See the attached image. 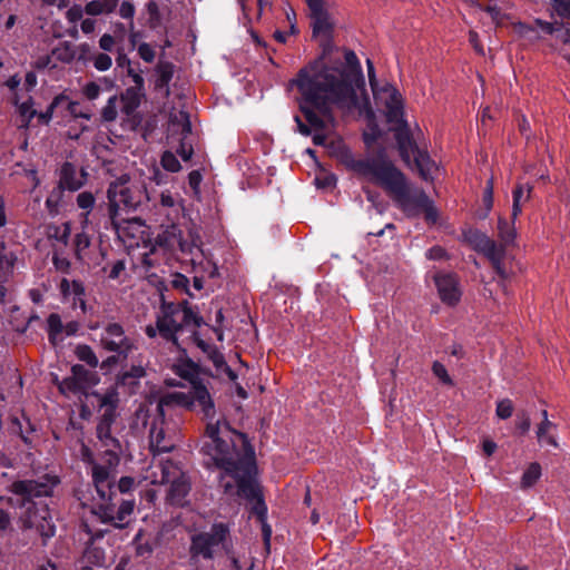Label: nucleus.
<instances>
[{"label": "nucleus", "instance_id": "nucleus-1", "mask_svg": "<svg viewBox=\"0 0 570 570\" xmlns=\"http://www.w3.org/2000/svg\"><path fill=\"white\" fill-rule=\"evenodd\" d=\"M181 376L193 383L189 394L174 392L158 400H148L136 411L134 426H149V445L154 453L168 452L175 448L174 436L165 430V407L173 404L199 409L207 420L203 452L219 471L218 485L227 500L239 503L245 500L261 522L265 521L267 507L257 482L255 453L246 436L230 429L225 420L214 421V403L207 389L195 382L194 365H186ZM265 540L271 537V528L263 523Z\"/></svg>", "mask_w": 570, "mask_h": 570}, {"label": "nucleus", "instance_id": "nucleus-2", "mask_svg": "<svg viewBox=\"0 0 570 570\" xmlns=\"http://www.w3.org/2000/svg\"><path fill=\"white\" fill-rule=\"evenodd\" d=\"M314 129L333 125V109L345 115L371 116L362 68L356 55L325 47L322 53L299 69L291 81Z\"/></svg>", "mask_w": 570, "mask_h": 570}, {"label": "nucleus", "instance_id": "nucleus-3", "mask_svg": "<svg viewBox=\"0 0 570 570\" xmlns=\"http://www.w3.org/2000/svg\"><path fill=\"white\" fill-rule=\"evenodd\" d=\"M346 166L363 181L382 187L407 216L424 213L426 219L435 220L436 213L430 198L424 191L410 187L403 173L386 158L384 150L375 156L350 157Z\"/></svg>", "mask_w": 570, "mask_h": 570}, {"label": "nucleus", "instance_id": "nucleus-4", "mask_svg": "<svg viewBox=\"0 0 570 570\" xmlns=\"http://www.w3.org/2000/svg\"><path fill=\"white\" fill-rule=\"evenodd\" d=\"M114 413L106 411L97 425V436L106 450L101 462H96L87 446H82V460L91 464V476L95 489L101 501L107 502L112 493V471L119 463V442L111 435Z\"/></svg>", "mask_w": 570, "mask_h": 570}, {"label": "nucleus", "instance_id": "nucleus-5", "mask_svg": "<svg viewBox=\"0 0 570 570\" xmlns=\"http://www.w3.org/2000/svg\"><path fill=\"white\" fill-rule=\"evenodd\" d=\"M58 483L57 476L46 475L41 481H17L12 484V491L22 497L20 520L23 527L35 528L46 538L55 534L49 509L46 504L35 502L32 499L51 495Z\"/></svg>", "mask_w": 570, "mask_h": 570}, {"label": "nucleus", "instance_id": "nucleus-6", "mask_svg": "<svg viewBox=\"0 0 570 570\" xmlns=\"http://www.w3.org/2000/svg\"><path fill=\"white\" fill-rule=\"evenodd\" d=\"M202 323V317L195 314L187 303H164L157 314L156 325L146 326L145 333L150 338L159 334L164 340L173 342L177 347H180L177 337L178 333L191 327V336L195 338L196 328Z\"/></svg>", "mask_w": 570, "mask_h": 570}, {"label": "nucleus", "instance_id": "nucleus-7", "mask_svg": "<svg viewBox=\"0 0 570 570\" xmlns=\"http://www.w3.org/2000/svg\"><path fill=\"white\" fill-rule=\"evenodd\" d=\"M107 198L109 219L119 236L125 230L122 223L142 225L139 219L126 220L121 217L122 209H135L139 205L140 197L137 190L122 183H112L107 190Z\"/></svg>", "mask_w": 570, "mask_h": 570}, {"label": "nucleus", "instance_id": "nucleus-8", "mask_svg": "<svg viewBox=\"0 0 570 570\" xmlns=\"http://www.w3.org/2000/svg\"><path fill=\"white\" fill-rule=\"evenodd\" d=\"M368 81L376 102L384 106L386 120L391 124L402 125L403 101L401 94L390 83L379 85L375 78L374 66L370 59L366 61Z\"/></svg>", "mask_w": 570, "mask_h": 570}, {"label": "nucleus", "instance_id": "nucleus-9", "mask_svg": "<svg viewBox=\"0 0 570 570\" xmlns=\"http://www.w3.org/2000/svg\"><path fill=\"white\" fill-rule=\"evenodd\" d=\"M160 470L163 473L160 481H167L166 484H169L167 500L170 504L184 507L187 503V497L190 491L189 478L174 462H168Z\"/></svg>", "mask_w": 570, "mask_h": 570}, {"label": "nucleus", "instance_id": "nucleus-10", "mask_svg": "<svg viewBox=\"0 0 570 570\" xmlns=\"http://www.w3.org/2000/svg\"><path fill=\"white\" fill-rule=\"evenodd\" d=\"M100 345L104 350L114 352L122 358H126L135 348L134 341L126 335L124 327L118 323H108L104 326Z\"/></svg>", "mask_w": 570, "mask_h": 570}, {"label": "nucleus", "instance_id": "nucleus-11", "mask_svg": "<svg viewBox=\"0 0 570 570\" xmlns=\"http://www.w3.org/2000/svg\"><path fill=\"white\" fill-rule=\"evenodd\" d=\"M228 529L223 523L214 524L209 532L199 533L193 537L190 552L193 557L202 556L205 559L213 558L215 548L226 538Z\"/></svg>", "mask_w": 570, "mask_h": 570}, {"label": "nucleus", "instance_id": "nucleus-12", "mask_svg": "<svg viewBox=\"0 0 570 570\" xmlns=\"http://www.w3.org/2000/svg\"><path fill=\"white\" fill-rule=\"evenodd\" d=\"M21 78L18 75L11 76L6 86L12 92L11 101L17 108L19 116V128H28L32 118L36 117L37 110L33 108V100L31 96L19 92Z\"/></svg>", "mask_w": 570, "mask_h": 570}, {"label": "nucleus", "instance_id": "nucleus-13", "mask_svg": "<svg viewBox=\"0 0 570 570\" xmlns=\"http://www.w3.org/2000/svg\"><path fill=\"white\" fill-rule=\"evenodd\" d=\"M309 9L314 37H328L334 22L328 13V0H305Z\"/></svg>", "mask_w": 570, "mask_h": 570}, {"label": "nucleus", "instance_id": "nucleus-14", "mask_svg": "<svg viewBox=\"0 0 570 570\" xmlns=\"http://www.w3.org/2000/svg\"><path fill=\"white\" fill-rule=\"evenodd\" d=\"M470 240L478 252L482 253L491 261L498 274L502 277H507L505 272L501 266L504 255V248H502V245H498L493 239L482 233H474Z\"/></svg>", "mask_w": 570, "mask_h": 570}, {"label": "nucleus", "instance_id": "nucleus-15", "mask_svg": "<svg viewBox=\"0 0 570 570\" xmlns=\"http://www.w3.org/2000/svg\"><path fill=\"white\" fill-rule=\"evenodd\" d=\"M434 283L438 288L441 301L450 306L456 305L461 299V288L458 277L451 273H438L434 276Z\"/></svg>", "mask_w": 570, "mask_h": 570}, {"label": "nucleus", "instance_id": "nucleus-16", "mask_svg": "<svg viewBox=\"0 0 570 570\" xmlns=\"http://www.w3.org/2000/svg\"><path fill=\"white\" fill-rule=\"evenodd\" d=\"M135 502L134 501H124L116 515L114 514V510L109 505H101L99 508V518L104 523H112L116 528H122L127 522V518L134 512Z\"/></svg>", "mask_w": 570, "mask_h": 570}, {"label": "nucleus", "instance_id": "nucleus-17", "mask_svg": "<svg viewBox=\"0 0 570 570\" xmlns=\"http://www.w3.org/2000/svg\"><path fill=\"white\" fill-rule=\"evenodd\" d=\"M53 107H58L59 117L62 120H67L69 118H90V115L81 109V106L78 101H72L68 96L63 94L55 97Z\"/></svg>", "mask_w": 570, "mask_h": 570}, {"label": "nucleus", "instance_id": "nucleus-18", "mask_svg": "<svg viewBox=\"0 0 570 570\" xmlns=\"http://www.w3.org/2000/svg\"><path fill=\"white\" fill-rule=\"evenodd\" d=\"M395 139L402 160L406 165L411 166L412 158L420 151V149L412 139L409 129L405 127L395 129Z\"/></svg>", "mask_w": 570, "mask_h": 570}, {"label": "nucleus", "instance_id": "nucleus-19", "mask_svg": "<svg viewBox=\"0 0 570 570\" xmlns=\"http://www.w3.org/2000/svg\"><path fill=\"white\" fill-rule=\"evenodd\" d=\"M59 289L65 299H72L73 306H79L85 312V287L80 281L62 278Z\"/></svg>", "mask_w": 570, "mask_h": 570}, {"label": "nucleus", "instance_id": "nucleus-20", "mask_svg": "<svg viewBox=\"0 0 570 570\" xmlns=\"http://www.w3.org/2000/svg\"><path fill=\"white\" fill-rule=\"evenodd\" d=\"M415 167L420 174V176L424 180H429L433 178L434 173L438 170L436 164L431 159L428 153L420 150L412 158L411 167Z\"/></svg>", "mask_w": 570, "mask_h": 570}, {"label": "nucleus", "instance_id": "nucleus-21", "mask_svg": "<svg viewBox=\"0 0 570 570\" xmlns=\"http://www.w3.org/2000/svg\"><path fill=\"white\" fill-rule=\"evenodd\" d=\"M556 430V424L548 419V412L543 411L542 421L537 428V438L539 443H546L553 448H558V442L554 436Z\"/></svg>", "mask_w": 570, "mask_h": 570}, {"label": "nucleus", "instance_id": "nucleus-22", "mask_svg": "<svg viewBox=\"0 0 570 570\" xmlns=\"http://www.w3.org/2000/svg\"><path fill=\"white\" fill-rule=\"evenodd\" d=\"M532 186L528 184H518L512 191V213L511 219H517V217L522 213L523 205L527 204L531 198Z\"/></svg>", "mask_w": 570, "mask_h": 570}, {"label": "nucleus", "instance_id": "nucleus-23", "mask_svg": "<svg viewBox=\"0 0 570 570\" xmlns=\"http://www.w3.org/2000/svg\"><path fill=\"white\" fill-rule=\"evenodd\" d=\"M76 204L82 210L80 214L81 229H87L90 224L89 215L95 207L96 198L90 191H81L77 195Z\"/></svg>", "mask_w": 570, "mask_h": 570}, {"label": "nucleus", "instance_id": "nucleus-24", "mask_svg": "<svg viewBox=\"0 0 570 570\" xmlns=\"http://www.w3.org/2000/svg\"><path fill=\"white\" fill-rule=\"evenodd\" d=\"M194 341L197 343V345L204 351L208 353L209 358L212 360L213 364L216 368H224L227 375L230 380L236 379V374L230 370L224 358V355L217 351L216 348L209 346L206 344L203 340L195 337Z\"/></svg>", "mask_w": 570, "mask_h": 570}, {"label": "nucleus", "instance_id": "nucleus-25", "mask_svg": "<svg viewBox=\"0 0 570 570\" xmlns=\"http://www.w3.org/2000/svg\"><path fill=\"white\" fill-rule=\"evenodd\" d=\"M139 96L135 88H128L118 98L119 111L125 118H129L139 106Z\"/></svg>", "mask_w": 570, "mask_h": 570}, {"label": "nucleus", "instance_id": "nucleus-26", "mask_svg": "<svg viewBox=\"0 0 570 570\" xmlns=\"http://www.w3.org/2000/svg\"><path fill=\"white\" fill-rule=\"evenodd\" d=\"M71 234L70 223L66 222L60 225L49 224L46 226V236L49 240H55L63 246L69 242Z\"/></svg>", "mask_w": 570, "mask_h": 570}, {"label": "nucleus", "instance_id": "nucleus-27", "mask_svg": "<svg viewBox=\"0 0 570 570\" xmlns=\"http://www.w3.org/2000/svg\"><path fill=\"white\" fill-rule=\"evenodd\" d=\"M514 220L515 219L508 222L507 218L502 216L498 219V237L501 240L500 245H502V248L512 245L517 237Z\"/></svg>", "mask_w": 570, "mask_h": 570}, {"label": "nucleus", "instance_id": "nucleus-28", "mask_svg": "<svg viewBox=\"0 0 570 570\" xmlns=\"http://www.w3.org/2000/svg\"><path fill=\"white\" fill-rule=\"evenodd\" d=\"M120 0H91L85 6L89 16L109 14L115 11Z\"/></svg>", "mask_w": 570, "mask_h": 570}, {"label": "nucleus", "instance_id": "nucleus-29", "mask_svg": "<svg viewBox=\"0 0 570 570\" xmlns=\"http://www.w3.org/2000/svg\"><path fill=\"white\" fill-rule=\"evenodd\" d=\"M157 79L156 88L163 89L166 96L169 95V82L174 75V65L167 61H159L156 67Z\"/></svg>", "mask_w": 570, "mask_h": 570}, {"label": "nucleus", "instance_id": "nucleus-30", "mask_svg": "<svg viewBox=\"0 0 570 570\" xmlns=\"http://www.w3.org/2000/svg\"><path fill=\"white\" fill-rule=\"evenodd\" d=\"M542 469L538 462H532L528 465V468L522 473L520 480V488L522 490H528L532 488L541 478Z\"/></svg>", "mask_w": 570, "mask_h": 570}, {"label": "nucleus", "instance_id": "nucleus-31", "mask_svg": "<svg viewBox=\"0 0 570 570\" xmlns=\"http://www.w3.org/2000/svg\"><path fill=\"white\" fill-rule=\"evenodd\" d=\"M75 170L71 165L67 164L62 168L61 184L69 190H77L82 186V181L73 178Z\"/></svg>", "mask_w": 570, "mask_h": 570}, {"label": "nucleus", "instance_id": "nucleus-32", "mask_svg": "<svg viewBox=\"0 0 570 570\" xmlns=\"http://www.w3.org/2000/svg\"><path fill=\"white\" fill-rule=\"evenodd\" d=\"M91 243L90 236L86 233V229H82L75 236V254L78 259L82 261L85 256L86 249L89 248Z\"/></svg>", "mask_w": 570, "mask_h": 570}, {"label": "nucleus", "instance_id": "nucleus-33", "mask_svg": "<svg viewBox=\"0 0 570 570\" xmlns=\"http://www.w3.org/2000/svg\"><path fill=\"white\" fill-rule=\"evenodd\" d=\"M59 391L65 395L77 394L85 391V385L80 384L72 375L59 382Z\"/></svg>", "mask_w": 570, "mask_h": 570}, {"label": "nucleus", "instance_id": "nucleus-34", "mask_svg": "<svg viewBox=\"0 0 570 570\" xmlns=\"http://www.w3.org/2000/svg\"><path fill=\"white\" fill-rule=\"evenodd\" d=\"M169 461L165 462H158L154 463L149 466V469L146 471V474L144 475V479L149 481L151 484H166L167 481H160L163 479V473L160 468H164L167 465Z\"/></svg>", "mask_w": 570, "mask_h": 570}, {"label": "nucleus", "instance_id": "nucleus-35", "mask_svg": "<svg viewBox=\"0 0 570 570\" xmlns=\"http://www.w3.org/2000/svg\"><path fill=\"white\" fill-rule=\"evenodd\" d=\"M118 97H110L107 105L101 110L104 121L110 122L116 120L119 114Z\"/></svg>", "mask_w": 570, "mask_h": 570}, {"label": "nucleus", "instance_id": "nucleus-36", "mask_svg": "<svg viewBox=\"0 0 570 570\" xmlns=\"http://www.w3.org/2000/svg\"><path fill=\"white\" fill-rule=\"evenodd\" d=\"M77 357L87 363L91 367H96L98 365V358L92 351V348L88 345H78L76 348Z\"/></svg>", "mask_w": 570, "mask_h": 570}, {"label": "nucleus", "instance_id": "nucleus-37", "mask_svg": "<svg viewBox=\"0 0 570 570\" xmlns=\"http://www.w3.org/2000/svg\"><path fill=\"white\" fill-rule=\"evenodd\" d=\"M49 340L55 343L57 336L62 332V322L58 314L52 313L47 318Z\"/></svg>", "mask_w": 570, "mask_h": 570}, {"label": "nucleus", "instance_id": "nucleus-38", "mask_svg": "<svg viewBox=\"0 0 570 570\" xmlns=\"http://www.w3.org/2000/svg\"><path fill=\"white\" fill-rule=\"evenodd\" d=\"M52 55L63 62H70L75 59V50L69 42H63L59 45L53 51Z\"/></svg>", "mask_w": 570, "mask_h": 570}, {"label": "nucleus", "instance_id": "nucleus-39", "mask_svg": "<svg viewBox=\"0 0 570 570\" xmlns=\"http://www.w3.org/2000/svg\"><path fill=\"white\" fill-rule=\"evenodd\" d=\"M160 164L165 170L170 173H177L181 169L179 160L171 151H165L163 154Z\"/></svg>", "mask_w": 570, "mask_h": 570}, {"label": "nucleus", "instance_id": "nucleus-40", "mask_svg": "<svg viewBox=\"0 0 570 570\" xmlns=\"http://www.w3.org/2000/svg\"><path fill=\"white\" fill-rule=\"evenodd\" d=\"M71 374L80 384L85 385V390L91 383L92 373L85 366L76 364L71 367Z\"/></svg>", "mask_w": 570, "mask_h": 570}, {"label": "nucleus", "instance_id": "nucleus-41", "mask_svg": "<svg viewBox=\"0 0 570 570\" xmlns=\"http://www.w3.org/2000/svg\"><path fill=\"white\" fill-rule=\"evenodd\" d=\"M160 205L166 208H171L174 212L178 213L183 205L180 199L175 197L170 191L166 190L160 194Z\"/></svg>", "mask_w": 570, "mask_h": 570}, {"label": "nucleus", "instance_id": "nucleus-42", "mask_svg": "<svg viewBox=\"0 0 570 570\" xmlns=\"http://www.w3.org/2000/svg\"><path fill=\"white\" fill-rule=\"evenodd\" d=\"M432 372L443 384L453 385V381L442 363L435 361L432 365Z\"/></svg>", "mask_w": 570, "mask_h": 570}, {"label": "nucleus", "instance_id": "nucleus-43", "mask_svg": "<svg viewBox=\"0 0 570 570\" xmlns=\"http://www.w3.org/2000/svg\"><path fill=\"white\" fill-rule=\"evenodd\" d=\"M16 262V256L11 252L2 250L0 252V271L3 272V274H9Z\"/></svg>", "mask_w": 570, "mask_h": 570}, {"label": "nucleus", "instance_id": "nucleus-44", "mask_svg": "<svg viewBox=\"0 0 570 570\" xmlns=\"http://www.w3.org/2000/svg\"><path fill=\"white\" fill-rule=\"evenodd\" d=\"M92 63L97 70L106 71L111 67L112 61L109 55L99 52L92 57Z\"/></svg>", "mask_w": 570, "mask_h": 570}, {"label": "nucleus", "instance_id": "nucleus-45", "mask_svg": "<svg viewBox=\"0 0 570 570\" xmlns=\"http://www.w3.org/2000/svg\"><path fill=\"white\" fill-rule=\"evenodd\" d=\"M553 12L563 19H570V0H551Z\"/></svg>", "mask_w": 570, "mask_h": 570}, {"label": "nucleus", "instance_id": "nucleus-46", "mask_svg": "<svg viewBox=\"0 0 570 570\" xmlns=\"http://www.w3.org/2000/svg\"><path fill=\"white\" fill-rule=\"evenodd\" d=\"M497 415L498 417L502 420L509 419L513 413V405L512 402L508 399L501 400L497 404Z\"/></svg>", "mask_w": 570, "mask_h": 570}, {"label": "nucleus", "instance_id": "nucleus-47", "mask_svg": "<svg viewBox=\"0 0 570 570\" xmlns=\"http://www.w3.org/2000/svg\"><path fill=\"white\" fill-rule=\"evenodd\" d=\"M171 124L174 125L176 121L181 125V135L184 138L188 136L191 131V125L188 119V115L185 111H179L178 115L170 118Z\"/></svg>", "mask_w": 570, "mask_h": 570}, {"label": "nucleus", "instance_id": "nucleus-48", "mask_svg": "<svg viewBox=\"0 0 570 570\" xmlns=\"http://www.w3.org/2000/svg\"><path fill=\"white\" fill-rule=\"evenodd\" d=\"M135 12H136L135 6L130 1H122L120 3V6H119V16L122 19H129L130 20V23H129L130 29H134L132 18L135 16Z\"/></svg>", "mask_w": 570, "mask_h": 570}, {"label": "nucleus", "instance_id": "nucleus-49", "mask_svg": "<svg viewBox=\"0 0 570 570\" xmlns=\"http://www.w3.org/2000/svg\"><path fill=\"white\" fill-rule=\"evenodd\" d=\"M37 86V76L35 72L29 71L24 76V80H21V85L19 87V92L28 95Z\"/></svg>", "mask_w": 570, "mask_h": 570}, {"label": "nucleus", "instance_id": "nucleus-50", "mask_svg": "<svg viewBox=\"0 0 570 570\" xmlns=\"http://www.w3.org/2000/svg\"><path fill=\"white\" fill-rule=\"evenodd\" d=\"M167 234H168V237L166 238V242L168 243V245H170V246L178 245L181 247V239H183L181 230L176 225H171L169 230H167Z\"/></svg>", "mask_w": 570, "mask_h": 570}, {"label": "nucleus", "instance_id": "nucleus-51", "mask_svg": "<svg viewBox=\"0 0 570 570\" xmlns=\"http://www.w3.org/2000/svg\"><path fill=\"white\" fill-rule=\"evenodd\" d=\"M40 122L47 125L52 119L53 116L59 117L58 107H53V100L49 105L48 109L43 112H37L36 115Z\"/></svg>", "mask_w": 570, "mask_h": 570}, {"label": "nucleus", "instance_id": "nucleus-52", "mask_svg": "<svg viewBox=\"0 0 570 570\" xmlns=\"http://www.w3.org/2000/svg\"><path fill=\"white\" fill-rule=\"evenodd\" d=\"M483 204L485 206L487 212H490L493 207V180L489 179L487 181L484 193H483Z\"/></svg>", "mask_w": 570, "mask_h": 570}, {"label": "nucleus", "instance_id": "nucleus-53", "mask_svg": "<svg viewBox=\"0 0 570 570\" xmlns=\"http://www.w3.org/2000/svg\"><path fill=\"white\" fill-rule=\"evenodd\" d=\"M83 11L85 9H82L78 4H75L68 9V11L66 12V18L70 23H76L82 19Z\"/></svg>", "mask_w": 570, "mask_h": 570}, {"label": "nucleus", "instance_id": "nucleus-54", "mask_svg": "<svg viewBox=\"0 0 570 570\" xmlns=\"http://www.w3.org/2000/svg\"><path fill=\"white\" fill-rule=\"evenodd\" d=\"M52 263L57 271L66 274L69 273L71 264L68 258L53 254Z\"/></svg>", "mask_w": 570, "mask_h": 570}, {"label": "nucleus", "instance_id": "nucleus-55", "mask_svg": "<svg viewBox=\"0 0 570 570\" xmlns=\"http://www.w3.org/2000/svg\"><path fill=\"white\" fill-rule=\"evenodd\" d=\"M118 402L117 393L115 391L107 392L101 399V405L108 406L106 411L114 413V409Z\"/></svg>", "mask_w": 570, "mask_h": 570}, {"label": "nucleus", "instance_id": "nucleus-56", "mask_svg": "<svg viewBox=\"0 0 570 570\" xmlns=\"http://www.w3.org/2000/svg\"><path fill=\"white\" fill-rule=\"evenodd\" d=\"M139 57L146 62H153L155 59V51L148 43H141L138 47Z\"/></svg>", "mask_w": 570, "mask_h": 570}, {"label": "nucleus", "instance_id": "nucleus-57", "mask_svg": "<svg viewBox=\"0 0 570 570\" xmlns=\"http://www.w3.org/2000/svg\"><path fill=\"white\" fill-rule=\"evenodd\" d=\"M189 281L188 278L183 274H174L171 279V285L174 288L187 291Z\"/></svg>", "mask_w": 570, "mask_h": 570}, {"label": "nucleus", "instance_id": "nucleus-58", "mask_svg": "<svg viewBox=\"0 0 570 570\" xmlns=\"http://www.w3.org/2000/svg\"><path fill=\"white\" fill-rule=\"evenodd\" d=\"M85 558L90 561L94 559V563L101 564L104 562V553L96 548H88L85 552Z\"/></svg>", "mask_w": 570, "mask_h": 570}, {"label": "nucleus", "instance_id": "nucleus-59", "mask_svg": "<svg viewBox=\"0 0 570 570\" xmlns=\"http://www.w3.org/2000/svg\"><path fill=\"white\" fill-rule=\"evenodd\" d=\"M83 95L89 100H94L100 95V87L96 82H89L83 87Z\"/></svg>", "mask_w": 570, "mask_h": 570}, {"label": "nucleus", "instance_id": "nucleus-60", "mask_svg": "<svg viewBox=\"0 0 570 570\" xmlns=\"http://www.w3.org/2000/svg\"><path fill=\"white\" fill-rule=\"evenodd\" d=\"M115 46V39L111 35L105 33L99 39V47L105 51H111Z\"/></svg>", "mask_w": 570, "mask_h": 570}, {"label": "nucleus", "instance_id": "nucleus-61", "mask_svg": "<svg viewBox=\"0 0 570 570\" xmlns=\"http://www.w3.org/2000/svg\"><path fill=\"white\" fill-rule=\"evenodd\" d=\"M135 484H136L135 479H132L130 476H122L118 482V488H119L120 492L125 493V492H129L130 490H132Z\"/></svg>", "mask_w": 570, "mask_h": 570}, {"label": "nucleus", "instance_id": "nucleus-62", "mask_svg": "<svg viewBox=\"0 0 570 570\" xmlns=\"http://www.w3.org/2000/svg\"><path fill=\"white\" fill-rule=\"evenodd\" d=\"M535 26L540 27L542 31H544L548 35H552L558 30V27L556 23L544 21L542 19H534Z\"/></svg>", "mask_w": 570, "mask_h": 570}, {"label": "nucleus", "instance_id": "nucleus-63", "mask_svg": "<svg viewBox=\"0 0 570 570\" xmlns=\"http://www.w3.org/2000/svg\"><path fill=\"white\" fill-rule=\"evenodd\" d=\"M177 153L183 158V160L188 161L191 158L194 150H193L191 145H188L183 141L180 144V147L178 148Z\"/></svg>", "mask_w": 570, "mask_h": 570}, {"label": "nucleus", "instance_id": "nucleus-64", "mask_svg": "<svg viewBox=\"0 0 570 570\" xmlns=\"http://www.w3.org/2000/svg\"><path fill=\"white\" fill-rule=\"evenodd\" d=\"M514 31L521 36L527 37L530 32L534 31V28L530 24L523 23V22H517L513 24Z\"/></svg>", "mask_w": 570, "mask_h": 570}]
</instances>
